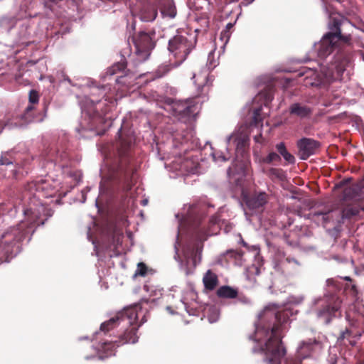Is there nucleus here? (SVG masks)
I'll return each mask as SVG.
<instances>
[{
    "label": "nucleus",
    "mask_w": 364,
    "mask_h": 364,
    "mask_svg": "<svg viewBox=\"0 0 364 364\" xmlns=\"http://www.w3.org/2000/svg\"><path fill=\"white\" fill-rule=\"evenodd\" d=\"M0 166L13 167V162L11 160L7 159L6 156H1L0 158Z\"/></svg>",
    "instance_id": "nucleus-38"
},
{
    "label": "nucleus",
    "mask_w": 364,
    "mask_h": 364,
    "mask_svg": "<svg viewBox=\"0 0 364 364\" xmlns=\"http://www.w3.org/2000/svg\"><path fill=\"white\" fill-rule=\"evenodd\" d=\"M209 4L214 5V4L219 5L221 4L222 0H207Z\"/></svg>",
    "instance_id": "nucleus-47"
},
{
    "label": "nucleus",
    "mask_w": 364,
    "mask_h": 364,
    "mask_svg": "<svg viewBox=\"0 0 364 364\" xmlns=\"http://www.w3.org/2000/svg\"><path fill=\"white\" fill-rule=\"evenodd\" d=\"M248 248L255 258V263L249 268L248 271L250 274L259 275L261 272V267L262 266V257L259 254V247L257 245H252L251 247H248Z\"/></svg>",
    "instance_id": "nucleus-22"
},
{
    "label": "nucleus",
    "mask_w": 364,
    "mask_h": 364,
    "mask_svg": "<svg viewBox=\"0 0 364 364\" xmlns=\"http://www.w3.org/2000/svg\"><path fill=\"white\" fill-rule=\"evenodd\" d=\"M147 267L143 262H140L137 265L136 270L135 271L134 276L144 277L146 274Z\"/></svg>",
    "instance_id": "nucleus-33"
},
{
    "label": "nucleus",
    "mask_w": 364,
    "mask_h": 364,
    "mask_svg": "<svg viewBox=\"0 0 364 364\" xmlns=\"http://www.w3.org/2000/svg\"><path fill=\"white\" fill-rule=\"evenodd\" d=\"M276 148L279 155L282 156L287 162L289 164H294L295 162L294 156L287 150L283 142L277 144Z\"/></svg>",
    "instance_id": "nucleus-25"
},
{
    "label": "nucleus",
    "mask_w": 364,
    "mask_h": 364,
    "mask_svg": "<svg viewBox=\"0 0 364 364\" xmlns=\"http://www.w3.org/2000/svg\"><path fill=\"white\" fill-rule=\"evenodd\" d=\"M79 339H80V340H82V339H88V337H87V336L82 337V338H80Z\"/></svg>",
    "instance_id": "nucleus-56"
},
{
    "label": "nucleus",
    "mask_w": 364,
    "mask_h": 364,
    "mask_svg": "<svg viewBox=\"0 0 364 364\" xmlns=\"http://www.w3.org/2000/svg\"><path fill=\"white\" fill-rule=\"evenodd\" d=\"M269 171L270 176H275L279 179H282L284 176V171L282 169L272 168Z\"/></svg>",
    "instance_id": "nucleus-35"
},
{
    "label": "nucleus",
    "mask_w": 364,
    "mask_h": 364,
    "mask_svg": "<svg viewBox=\"0 0 364 364\" xmlns=\"http://www.w3.org/2000/svg\"><path fill=\"white\" fill-rule=\"evenodd\" d=\"M39 96L36 91L32 90L29 92V102L25 109L24 113L21 115V119L18 117L12 119H6L0 120V133L4 129H12L17 127H23L26 124L34 120L33 111L34 109V104L38 102Z\"/></svg>",
    "instance_id": "nucleus-11"
},
{
    "label": "nucleus",
    "mask_w": 364,
    "mask_h": 364,
    "mask_svg": "<svg viewBox=\"0 0 364 364\" xmlns=\"http://www.w3.org/2000/svg\"><path fill=\"white\" fill-rule=\"evenodd\" d=\"M297 146L300 158L302 160H306L316 153L320 144L314 139L304 137L298 141Z\"/></svg>",
    "instance_id": "nucleus-20"
},
{
    "label": "nucleus",
    "mask_w": 364,
    "mask_h": 364,
    "mask_svg": "<svg viewBox=\"0 0 364 364\" xmlns=\"http://www.w3.org/2000/svg\"><path fill=\"white\" fill-rule=\"evenodd\" d=\"M40 224H41V225H43V224H44V221H41V222H40V223H38V225H40Z\"/></svg>",
    "instance_id": "nucleus-58"
},
{
    "label": "nucleus",
    "mask_w": 364,
    "mask_h": 364,
    "mask_svg": "<svg viewBox=\"0 0 364 364\" xmlns=\"http://www.w3.org/2000/svg\"><path fill=\"white\" fill-rule=\"evenodd\" d=\"M289 112L301 119H309L313 113V108L302 102H294L289 107Z\"/></svg>",
    "instance_id": "nucleus-21"
},
{
    "label": "nucleus",
    "mask_w": 364,
    "mask_h": 364,
    "mask_svg": "<svg viewBox=\"0 0 364 364\" xmlns=\"http://www.w3.org/2000/svg\"><path fill=\"white\" fill-rule=\"evenodd\" d=\"M160 9L164 16L174 18L176 15V6L173 0H137L131 6V12L134 18L141 21L151 22L157 16V9Z\"/></svg>",
    "instance_id": "nucleus-7"
},
{
    "label": "nucleus",
    "mask_w": 364,
    "mask_h": 364,
    "mask_svg": "<svg viewBox=\"0 0 364 364\" xmlns=\"http://www.w3.org/2000/svg\"><path fill=\"white\" fill-rule=\"evenodd\" d=\"M148 202H149V201H148V199L145 198V199H144V200H142L141 201V204L143 206H145V205H146L148 204Z\"/></svg>",
    "instance_id": "nucleus-51"
},
{
    "label": "nucleus",
    "mask_w": 364,
    "mask_h": 364,
    "mask_svg": "<svg viewBox=\"0 0 364 364\" xmlns=\"http://www.w3.org/2000/svg\"><path fill=\"white\" fill-rule=\"evenodd\" d=\"M289 311H280L275 304L267 306L258 315L255 331L250 339L255 345L253 353H262L264 360L271 364H281L287 350L282 343L284 333L289 327Z\"/></svg>",
    "instance_id": "nucleus-3"
},
{
    "label": "nucleus",
    "mask_w": 364,
    "mask_h": 364,
    "mask_svg": "<svg viewBox=\"0 0 364 364\" xmlns=\"http://www.w3.org/2000/svg\"><path fill=\"white\" fill-rule=\"evenodd\" d=\"M314 305L318 308L316 310L317 317L323 319V322L328 324L339 310L341 301L333 295H326L323 297L315 299Z\"/></svg>",
    "instance_id": "nucleus-12"
},
{
    "label": "nucleus",
    "mask_w": 364,
    "mask_h": 364,
    "mask_svg": "<svg viewBox=\"0 0 364 364\" xmlns=\"http://www.w3.org/2000/svg\"><path fill=\"white\" fill-rule=\"evenodd\" d=\"M219 311L215 306H210L208 309V318L210 323L216 322L219 318Z\"/></svg>",
    "instance_id": "nucleus-31"
},
{
    "label": "nucleus",
    "mask_w": 364,
    "mask_h": 364,
    "mask_svg": "<svg viewBox=\"0 0 364 364\" xmlns=\"http://www.w3.org/2000/svg\"><path fill=\"white\" fill-rule=\"evenodd\" d=\"M196 43V36L188 33L176 35L168 41V49L175 58V66H179L185 61Z\"/></svg>",
    "instance_id": "nucleus-8"
},
{
    "label": "nucleus",
    "mask_w": 364,
    "mask_h": 364,
    "mask_svg": "<svg viewBox=\"0 0 364 364\" xmlns=\"http://www.w3.org/2000/svg\"><path fill=\"white\" fill-rule=\"evenodd\" d=\"M304 299L303 296H299L298 298L292 297L289 299V302L294 303V304H299L301 303Z\"/></svg>",
    "instance_id": "nucleus-43"
},
{
    "label": "nucleus",
    "mask_w": 364,
    "mask_h": 364,
    "mask_svg": "<svg viewBox=\"0 0 364 364\" xmlns=\"http://www.w3.org/2000/svg\"><path fill=\"white\" fill-rule=\"evenodd\" d=\"M247 208L252 213H259L263 211L264 207L268 200V196L264 192L255 193L252 195H245L243 197Z\"/></svg>",
    "instance_id": "nucleus-17"
},
{
    "label": "nucleus",
    "mask_w": 364,
    "mask_h": 364,
    "mask_svg": "<svg viewBox=\"0 0 364 364\" xmlns=\"http://www.w3.org/2000/svg\"><path fill=\"white\" fill-rule=\"evenodd\" d=\"M40 208L23 210L26 218L16 226H11L0 235V264L9 262L21 251V242L29 234L34 232L33 224L38 223Z\"/></svg>",
    "instance_id": "nucleus-5"
},
{
    "label": "nucleus",
    "mask_w": 364,
    "mask_h": 364,
    "mask_svg": "<svg viewBox=\"0 0 364 364\" xmlns=\"http://www.w3.org/2000/svg\"><path fill=\"white\" fill-rule=\"evenodd\" d=\"M321 349V343L315 339L303 341L296 348L295 360L298 362H302L306 359L313 358Z\"/></svg>",
    "instance_id": "nucleus-16"
},
{
    "label": "nucleus",
    "mask_w": 364,
    "mask_h": 364,
    "mask_svg": "<svg viewBox=\"0 0 364 364\" xmlns=\"http://www.w3.org/2000/svg\"><path fill=\"white\" fill-rule=\"evenodd\" d=\"M353 191L351 188H346L344 190V195L346 197H351V192Z\"/></svg>",
    "instance_id": "nucleus-45"
},
{
    "label": "nucleus",
    "mask_w": 364,
    "mask_h": 364,
    "mask_svg": "<svg viewBox=\"0 0 364 364\" xmlns=\"http://www.w3.org/2000/svg\"><path fill=\"white\" fill-rule=\"evenodd\" d=\"M124 76L120 75V76H117L115 80L117 83L125 84L126 82L124 80Z\"/></svg>",
    "instance_id": "nucleus-46"
},
{
    "label": "nucleus",
    "mask_w": 364,
    "mask_h": 364,
    "mask_svg": "<svg viewBox=\"0 0 364 364\" xmlns=\"http://www.w3.org/2000/svg\"><path fill=\"white\" fill-rule=\"evenodd\" d=\"M65 80H67L68 82H70V80L68 77L65 78Z\"/></svg>",
    "instance_id": "nucleus-59"
},
{
    "label": "nucleus",
    "mask_w": 364,
    "mask_h": 364,
    "mask_svg": "<svg viewBox=\"0 0 364 364\" xmlns=\"http://www.w3.org/2000/svg\"><path fill=\"white\" fill-rule=\"evenodd\" d=\"M203 282L206 289L212 291L218 285V279L215 273L208 269L203 276Z\"/></svg>",
    "instance_id": "nucleus-23"
},
{
    "label": "nucleus",
    "mask_w": 364,
    "mask_h": 364,
    "mask_svg": "<svg viewBox=\"0 0 364 364\" xmlns=\"http://www.w3.org/2000/svg\"><path fill=\"white\" fill-rule=\"evenodd\" d=\"M16 213V206H14V213H13V210H12V209H11V210H9V213L10 216H11V217L14 216V214H15Z\"/></svg>",
    "instance_id": "nucleus-49"
},
{
    "label": "nucleus",
    "mask_w": 364,
    "mask_h": 364,
    "mask_svg": "<svg viewBox=\"0 0 364 364\" xmlns=\"http://www.w3.org/2000/svg\"><path fill=\"white\" fill-rule=\"evenodd\" d=\"M14 168H11V169H10V171H11V172H13V171H14Z\"/></svg>",
    "instance_id": "nucleus-62"
},
{
    "label": "nucleus",
    "mask_w": 364,
    "mask_h": 364,
    "mask_svg": "<svg viewBox=\"0 0 364 364\" xmlns=\"http://www.w3.org/2000/svg\"><path fill=\"white\" fill-rule=\"evenodd\" d=\"M281 161V156L279 154L275 153V152H270L267 156L262 158L260 159V162L271 164L274 161Z\"/></svg>",
    "instance_id": "nucleus-30"
},
{
    "label": "nucleus",
    "mask_w": 364,
    "mask_h": 364,
    "mask_svg": "<svg viewBox=\"0 0 364 364\" xmlns=\"http://www.w3.org/2000/svg\"><path fill=\"white\" fill-rule=\"evenodd\" d=\"M134 54L138 62L145 61L155 46L156 33L153 31H140L132 38Z\"/></svg>",
    "instance_id": "nucleus-10"
},
{
    "label": "nucleus",
    "mask_w": 364,
    "mask_h": 364,
    "mask_svg": "<svg viewBox=\"0 0 364 364\" xmlns=\"http://www.w3.org/2000/svg\"><path fill=\"white\" fill-rule=\"evenodd\" d=\"M330 282H331V281L330 279H327V283L330 284Z\"/></svg>",
    "instance_id": "nucleus-60"
},
{
    "label": "nucleus",
    "mask_w": 364,
    "mask_h": 364,
    "mask_svg": "<svg viewBox=\"0 0 364 364\" xmlns=\"http://www.w3.org/2000/svg\"><path fill=\"white\" fill-rule=\"evenodd\" d=\"M345 279H346V280H350V277H346Z\"/></svg>",
    "instance_id": "nucleus-61"
},
{
    "label": "nucleus",
    "mask_w": 364,
    "mask_h": 364,
    "mask_svg": "<svg viewBox=\"0 0 364 364\" xmlns=\"http://www.w3.org/2000/svg\"><path fill=\"white\" fill-rule=\"evenodd\" d=\"M359 210L357 208L348 207L341 212L328 211L327 213L316 212L314 215L317 217H321L323 225H326L328 223L334 221V215H341L340 219H336L338 223H343L344 219L350 218L353 216L358 215Z\"/></svg>",
    "instance_id": "nucleus-18"
},
{
    "label": "nucleus",
    "mask_w": 364,
    "mask_h": 364,
    "mask_svg": "<svg viewBox=\"0 0 364 364\" xmlns=\"http://www.w3.org/2000/svg\"><path fill=\"white\" fill-rule=\"evenodd\" d=\"M217 295L220 298L235 299L237 296V290L230 286H222L217 290Z\"/></svg>",
    "instance_id": "nucleus-24"
},
{
    "label": "nucleus",
    "mask_w": 364,
    "mask_h": 364,
    "mask_svg": "<svg viewBox=\"0 0 364 364\" xmlns=\"http://www.w3.org/2000/svg\"><path fill=\"white\" fill-rule=\"evenodd\" d=\"M102 186H103V185H102V183H101V184H100V191H102Z\"/></svg>",
    "instance_id": "nucleus-57"
},
{
    "label": "nucleus",
    "mask_w": 364,
    "mask_h": 364,
    "mask_svg": "<svg viewBox=\"0 0 364 364\" xmlns=\"http://www.w3.org/2000/svg\"><path fill=\"white\" fill-rule=\"evenodd\" d=\"M254 140L256 143H258V144H262V141H263V138H262V134L259 133L258 134H256L255 136H254Z\"/></svg>",
    "instance_id": "nucleus-44"
},
{
    "label": "nucleus",
    "mask_w": 364,
    "mask_h": 364,
    "mask_svg": "<svg viewBox=\"0 0 364 364\" xmlns=\"http://www.w3.org/2000/svg\"><path fill=\"white\" fill-rule=\"evenodd\" d=\"M261 110H262V105H260L253 109L252 125L254 124L256 127L261 122V117H260Z\"/></svg>",
    "instance_id": "nucleus-32"
},
{
    "label": "nucleus",
    "mask_w": 364,
    "mask_h": 364,
    "mask_svg": "<svg viewBox=\"0 0 364 364\" xmlns=\"http://www.w3.org/2000/svg\"><path fill=\"white\" fill-rule=\"evenodd\" d=\"M233 26V24L232 23H228L226 26V28L227 29H230L231 28H232Z\"/></svg>",
    "instance_id": "nucleus-53"
},
{
    "label": "nucleus",
    "mask_w": 364,
    "mask_h": 364,
    "mask_svg": "<svg viewBox=\"0 0 364 364\" xmlns=\"http://www.w3.org/2000/svg\"><path fill=\"white\" fill-rule=\"evenodd\" d=\"M102 182L109 180H117L124 191H129L132 186L134 170L132 168H124L121 165L117 170L114 168L107 170L102 168L100 170Z\"/></svg>",
    "instance_id": "nucleus-13"
},
{
    "label": "nucleus",
    "mask_w": 364,
    "mask_h": 364,
    "mask_svg": "<svg viewBox=\"0 0 364 364\" xmlns=\"http://www.w3.org/2000/svg\"><path fill=\"white\" fill-rule=\"evenodd\" d=\"M277 255L279 258H284L285 261L289 264H292L298 267L301 266V263L298 259L290 255L286 256L285 253L281 250H278Z\"/></svg>",
    "instance_id": "nucleus-29"
},
{
    "label": "nucleus",
    "mask_w": 364,
    "mask_h": 364,
    "mask_svg": "<svg viewBox=\"0 0 364 364\" xmlns=\"http://www.w3.org/2000/svg\"><path fill=\"white\" fill-rule=\"evenodd\" d=\"M236 298H237V302L241 303L242 304H247V305L251 304L250 299L245 295H242V294L238 295L237 294V296Z\"/></svg>",
    "instance_id": "nucleus-37"
},
{
    "label": "nucleus",
    "mask_w": 364,
    "mask_h": 364,
    "mask_svg": "<svg viewBox=\"0 0 364 364\" xmlns=\"http://www.w3.org/2000/svg\"><path fill=\"white\" fill-rule=\"evenodd\" d=\"M264 97H265L264 104V105H266L271 100V99L270 97H267L266 94L264 92H259L257 96H255V97L252 100V103H258L259 101H260Z\"/></svg>",
    "instance_id": "nucleus-34"
},
{
    "label": "nucleus",
    "mask_w": 364,
    "mask_h": 364,
    "mask_svg": "<svg viewBox=\"0 0 364 364\" xmlns=\"http://www.w3.org/2000/svg\"><path fill=\"white\" fill-rule=\"evenodd\" d=\"M145 316V312L140 304H136L124 309L122 311L103 322L100 326V333L106 335L109 331H113L112 334L109 335L111 338L102 342L97 353L87 357V359L98 362L104 358L114 355L115 348L126 343H136V332L138 328L146 321Z\"/></svg>",
    "instance_id": "nucleus-4"
},
{
    "label": "nucleus",
    "mask_w": 364,
    "mask_h": 364,
    "mask_svg": "<svg viewBox=\"0 0 364 364\" xmlns=\"http://www.w3.org/2000/svg\"><path fill=\"white\" fill-rule=\"evenodd\" d=\"M88 191H90V188H88V187H87V188H86V189L82 190V191H81V195H82V200H81V202H82V203H84L85 202V200H86V194H87V193Z\"/></svg>",
    "instance_id": "nucleus-42"
},
{
    "label": "nucleus",
    "mask_w": 364,
    "mask_h": 364,
    "mask_svg": "<svg viewBox=\"0 0 364 364\" xmlns=\"http://www.w3.org/2000/svg\"><path fill=\"white\" fill-rule=\"evenodd\" d=\"M68 176L73 178L76 183H79L81 180L82 174L80 171H70Z\"/></svg>",
    "instance_id": "nucleus-36"
},
{
    "label": "nucleus",
    "mask_w": 364,
    "mask_h": 364,
    "mask_svg": "<svg viewBox=\"0 0 364 364\" xmlns=\"http://www.w3.org/2000/svg\"><path fill=\"white\" fill-rule=\"evenodd\" d=\"M209 221L211 225L218 226L220 228V219L218 215L212 216Z\"/></svg>",
    "instance_id": "nucleus-39"
},
{
    "label": "nucleus",
    "mask_w": 364,
    "mask_h": 364,
    "mask_svg": "<svg viewBox=\"0 0 364 364\" xmlns=\"http://www.w3.org/2000/svg\"><path fill=\"white\" fill-rule=\"evenodd\" d=\"M181 302L183 304V305L184 306V308L186 309V311H187V313L189 314V315H196V309L194 307H190L189 306H188V304L183 301V300H181Z\"/></svg>",
    "instance_id": "nucleus-41"
},
{
    "label": "nucleus",
    "mask_w": 364,
    "mask_h": 364,
    "mask_svg": "<svg viewBox=\"0 0 364 364\" xmlns=\"http://www.w3.org/2000/svg\"><path fill=\"white\" fill-rule=\"evenodd\" d=\"M198 102L194 100H176L172 102L171 107L173 114L178 120L186 123L195 116L199 109Z\"/></svg>",
    "instance_id": "nucleus-14"
},
{
    "label": "nucleus",
    "mask_w": 364,
    "mask_h": 364,
    "mask_svg": "<svg viewBox=\"0 0 364 364\" xmlns=\"http://www.w3.org/2000/svg\"><path fill=\"white\" fill-rule=\"evenodd\" d=\"M254 1H255V0H244V1H243V3H242V4H243L245 6H247V5L250 4H252Z\"/></svg>",
    "instance_id": "nucleus-48"
},
{
    "label": "nucleus",
    "mask_w": 364,
    "mask_h": 364,
    "mask_svg": "<svg viewBox=\"0 0 364 364\" xmlns=\"http://www.w3.org/2000/svg\"><path fill=\"white\" fill-rule=\"evenodd\" d=\"M178 66L174 65V62H166L159 65L156 71L157 77H162L166 75L171 70Z\"/></svg>",
    "instance_id": "nucleus-26"
},
{
    "label": "nucleus",
    "mask_w": 364,
    "mask_h": 364,
    "mask_svg": "<svg viewBox=\"0 0 364 364\" xmlns=\"http://www.w3.org/2000/svg\"><path fill=\"white\" fill-rule=\"evenodd\" d=\"M202 209L198 205H185L181 213L176 215L178 221L175 259L186 275L193 273L200 262L203 242L214 230L208 232L200 227Z\"/></svg>",
    "instance_id": "nucleus-2"
},
{
    "label": "nucleus",
    "mask_w": 364,
    "mask_h": 364,
    "mask_svg": "<svg viewBox=\"0 0 364 364\" xmlns=\"http://www.w3.org/2000/svg\"><path fill=\"white\" fill-rule=\"evenodd\" d=\"M242 243L243 246H245V247H247L248 246L247 244L245 241H243V240H242Z\"/></svg>",
    "instance_id": "nucleus-55"
},
{
    "label": "nucleus",
    "mask_w": 364,
    "mask_h": 364,
    "mask_svg": "<svg viewBox=\"0 0 364 364\" xmlns=\"http://www.w3.org/2000/svg\"><path fill=\"white\" fill-rule=\"evenodd\" d=\"M350 331L348 329H346L345 331L342 332L341 336L339 337V339H341L344 341L345 339H347L350 344L353 345L354 342H353L351 340L348 339V337L350 336Z\"/></svg>",
    "instance_id": "nucleus-40"
},
{
    "label": "nucleus",
    "mask_w": 364,
    "mask_h": 364,
    "mask_svg": "<svg viewBox=\"0 0 364 364\" xmlns=\"http://www.w3.org/2000/svg\"><path fill=\"white\" fill-rule=\"evenodd\" d=\"M219 64L218 58H215V50H211L208 55L205 68L197 74H193L192 79L197 87L198 93L205 92L209 82V73Z\"/></svg>",
    "instance_id": "nucleus-15"
},
{
    "label": "nucleus",
    "mask_w": 364,
    "mask_h": 364,
    "mask_svg": "<svg viewBox=\"0 0 364 364\" xmlns=\"http://www.w3.org/2000/svg\"><path fill=\"white\" fill-rule=\"evenodd\" d=\"M125 68V65L123 63H118L116 64H114L112 67L107 68L106 73H105V77L107 76H112L115 74H117L118 72H120L123 70Z\"/></svg>",
    "instance_id": "nucleus-28"
},
{
    "label": "nucleus",
    "mask_w": 364,
    "mask_h": 364,
    "mask_svg": "<svg viewBox=\"0 0 364 364\" xmlns=\"http://www.w3.org/2000/svg\"><path fill=\"white\" fill-rule=\"evenodd\" d=\"M92 244L94 245V248H95V255H96L97 256H98L99 252H98L97 247V245H96V244H95V241H92Z\"/></svg>",
    "instance_id": "nucleus-50"
},
{
    "label": "nucleus",
    "mask_w": 364,
    "mask_h": 364,
    "mask_svg": "<svg viewBox=\"0 0 364 364\" xmlns=\"http://www.w3.org/2000/svg\"><path fill=\"white\" fill-rule=\"evenodd\" d=\"M341 25L340 19L331 16V31L314 44V50L321 60L318 64L319 70L305 67L299 73V75L304 77L305 86L325 87L333 80H341L350 60L348 56L338 48L340 41H348L347 37L341 36Z\"/></svg>",
    "instance_id": "nucleus-1"
},
{
    "label": "nucleus",
    "mask_w": 364,
    "mask_h": 364,
    "mask_svg": "<svg viewBox=\"0 0 364 364\" xmlns=\"http://www.w3.org/2000/svg\"><path fill=\"white\" fill-rule=\"evenodd\" d=\"M174 169L181 172H187L193 174H199L201 173L200 170V164L197 157L179 158L173 162Z\"/></svg>",
    "instance_id": "nucleus-19"
},
{
    "label": "nucleus",
    "mask_w": 364,
    "mask_h": 364,
    "mask_svg": "<svg viewBox=\"0 0 364 364\" xmlns=\"http://www.w3.org/2000/svg\"><path fill=\"white\" fill-rule=\"evenodd\" d=\"M105 102L102 100H95L90 97H86L85 101L80 102L82 112L85 117H87V125L81 124L80 127L76 128L79 133L81 131H95L98 125L104 122V118L98 109H101Z\"/></svg>",
    "instance_id": "nucleus-9"
},
{
    "label": "nucleus",
    "mask_w": 364,
    "mask_h": 364,
    "mask_svg": "<svg viewBox=\"0 0 364 364\" xmlns=\"http://www.w3.org/2000/svg\"><path fill=\"white\" fill-rule=\"evenodd\" d=\"M92 89H93V90L92 91V92H91V93H92V95H94V94H95V90H100V89H105V86H102L100 88L93 87Z\"/></svg>",
    "instance_id": "nucleus-52"
},
{
    "label": "nucleus",
    "mask_w": 364,
    "mask_h": 364,
    "mask_svg": "<svg viewBox=\"0 0 364 364\" xmlns=\"http://www.w3.org/2000/svg\"><path fill=\"white\" fill-rule=\"evenodd\" d=\"M118 134H119L120 146H121V149H122L120 151L122 154H124L126 151L127 149H128L131 146V144L132 143V138L129 137L128 139H124L122 131V127L119 129Z\"/></svg>",
    "instance_id": "nucleus-27"
},
{
    "label": "nucleus",
    "mask_w": 364,
    "mask_h": 364,
    "mask_svg": "<svg viewBox=\"0 0 364 364\" xmlns=\"http://www.w3.org/2000/svg\"><path fill=\"white\" fill-rule=\"evenodd\" d=\"M166 309L168 311V312L171 314H173L174 312L171 309V307L170 306H167L166 307Z\"/></svg>",
    "instance_id": "nucleus-54"
},
{
    "label": "nucleus",
    "mask_w": 364,
    "mask_h": 364,
    "mask_svg": "<svg viewBox=\"0 0 364 364\" xmlns=\"http://www.w3.org/2000/svg\"><path fill=\"white\" fill-rule=\"evenodd\" d=\"M250 139L246 134L240 132H233L226 138V151L228 155L223 153H212L213 160L215 162H225L230 159V153L232 150L235 151V159L234 165L238 168L229 167L227 173L229 176L237 170H242L245 167L248 155L246 149L249 145Z\"/></svg>",
    "instance_id": "nucleus-6"
}]
</instances>
